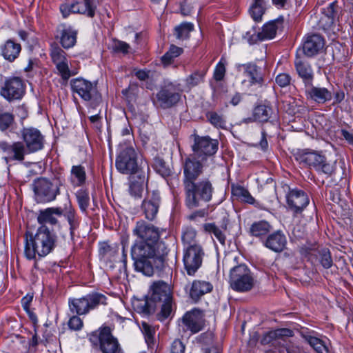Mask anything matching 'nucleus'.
I'll use <instances>...</instances> for the list:
<instances>
[{
    "label": "nucleus",
    "instance_id": "31",
    "mask_svg": "<svg viewBox=\"0 0 353 353\" xmlns=\"http://www.w3.org/2000/svg\"><path fill=\"white\" fill-rule=\"evenodd\" d=\"M237 68L239 70L241 68H243L245 70V73L250 77V85H262L263 83V75L261 73L260 68L256 65L251 63L246 64H239Z\"/></svg>",
    "mask_w": 353,
    "mask_h": 353
},
{
    "label": "nucleus",
    "instance_id": "43",
    "mask_svg": "<svg viewBox=\"0 0 353 353\" xmlns=\"http://www.w3.org/2000/svg\"><path fill=\"white\" fill-rule=\"evenodd\" d=\"M203 228L206 232L213 234L220 243L222 245L225 244V236L222 230L218 228L214 223H206L203 225Z\"/></svg>",
    "mask_w": 353,
    "mask_h": 353
},
{
    "label": "nucleus",
    "instance_id": "58",
    "mask_svg": "<svg viewBox=\"0 0 353 353\" xmlns=\"http://www.w3.org/2000/svg\"><path fill=\"white\" fill-rule=\"evenodd\" d=\"M182 48L175 46H172L168 50V52L171 54L173 59H174L179 57L182 53Z\"/></svg>",
    "mask_w": 353,
    "mask_h": 353
},
{
    "label": "nucleus",
    "instance_id": "5",
    "mask_svg": "<svg viewBox=\"0 0 353 353\" xmlns=\"http://www.w3.org/2000/svg\"><path fill=\"white\" fill-rule=\"evenodd\" d=\"M296 160L304 166L314 169L318 173L330 176L335 170L334 163L327 161L325 154L310 148L298 150L294 154Z\"/></svg>",
    "mask_w": 353,
    "mask_h": 353
},
{
    "label": "nucleus",
    "instance_id": "56",
    "mask_svg": "<svg viewBox=\"0 0 353 353\" xmlns=\"http://www.w3.org/2000/svg\"><path fill=\"white\" fill-rule=\"evenodd\" d=\"M185 345L179 339L173 341L171 345L170 353H184Z\"/></svg>",
    "mask_w": 353,
    "mask_h": 353
},
{
    "label": "nucleus",
    "instance_id": "38",
    "mask_svg": "<svg viewBox=\"0 0 353 353\" xmlns=\"http://www.w3.org/2000/svg\"><path fill=\"white\" fill-rule=\"evenodd\" d=\"M265 3L264 0H254L250 8V14L256 21H261L262 16L265 12Z\"/></svg>",
    "mask_w": 353,
    "mask_h": 353
},
{
    "label": "nucleus",
    "instance_id": "1",
    "mask_svg": "<svg viewBox=\"0 0 353 353\" xmlns=\"http://www.w3.org/2000/svg\"><path fill=\"white\" fill-rule=\"evenodd\" d=\"M163 230L139 221L133 229V234L137 236L131 249V256L134 261L135 270L144 275L152 276L154 269L163 265L168 248L164 242L160 241Z\"/></svg>",
    "mask_w": 353,
    "mask_h": 353
},
{
    "label": "nucleus",
    "instance_id": "53",
    "mask_svg": "<svg viewBox=\"0 0 353 353\" xmlns=\"http://www.w3.org/2000/svg\"><path fill=\"white\" fill-rule=\"evenodd\" d=\"M320 262L325 268H329L332 265V259L327 250L321 251Z\"/></svg>",
    "mask_w": 353,
    "mask_h": 353
},
{
    "label": "nucleus",
    "instance_id": "46",
    "mask_svg": "<svg viewBox=\"0 0 353 353\" xmlns=\"http://www.w3.org/2000/svg\"><path fill=\"white\" fill-rule=\"evenodd\" d=\"M129 193L135 198H139L143 191V181H134L130 180L129 184Z\"/></svg>",
    "mask_w": 353,
    "mask_h": 353
},
{
    "label": "nucleus",
    "instance_id": "40",
    "mask_svg": "<svg viewBox=\"0 0 353 353\" xmlns=\"http://www.w3.org/2000/svg\"><path fill=\"white\" fill-rule=\"evenodd\" d=\"M196 232L195 230L191 228L185 229L182 234V241L184 248L194 247V245H200L196 241Z\"/></svg>",
    "mask_w": 353,
    "mask_h": 353
},
{
    "label": "nucleus",
    "instance_id": "23",
    "mask_svg": "<svg viewBox=\"0 0 353 353\" xmlns=\"http://www.w3.org/2000/svg\"><path fill=\"white\" fill-rule=\"evenodd\" d=\"M305 92L308 99L318 103H324L332 97V92L327 88L314 86L312 83L305 87Z\"/></svg>",
    "mask_w": 353,
    "mask_h": 353
},
{
    "label": "nucleus",
    "instance_id": "36",
    "mask_svg": "<svg viewBox=\"0 0 353 353\" xmlns=\"http://www.w3.org/2000/svg\"><path fill=\"white\" fill-rule=\"evenodd\" d=\"M272 227L265 221L254 222L250 227V233L252 236L258 238L266 236L271 230Z\"/></svg>",
    "mask_w": 353,
    "mask_h": 353
},
{
    "label": "nucleus",
    "instance_id": "6",
    "mask_svg": "<svg viewBox=\"0 0 353 353\" xmlns=\"http://www.w3.org/2000/svg\"><path fill=\"white\" fill-rule=\"evenodd\" d=\"M152 294L150 302L145 301L142 312H145L150 306V302L154 303V307L159 305L161 307V314L164 318H167L172 311V297L170 286L163 281H159L153 283L150 288Z\"/></svg>",
    "mask_w": 353,
    "mask_h": 353
},
{
    "label": "nucleus",
    "instance_id": "9",
    "mask_svg": "<svg viewBox=\"0 0 353 353\" xmlns=\"http://www.w3.org/2000/svg\"><path fill=\"white\" fill-rule=\"evenodd\" d=\"M219 142L216 139H212L210 137L194 136V144L192 145L193 154L185 161L192 160L199 163L203 161L207 157L214 154L218 150Z\"/></svg>",
    "mask_w": 353,
    "mask_h": 353
},
{
    "label": "nucleus",
    "instance_id": "13",
    "mask_svg": "<svg viewBox=\"0 0 353 353\" xmlns=\"http://www.w3.org/2000/svg\"><path fill=\"white\" fill-rule=\"evenodd\" d=\"M204 252L201 245L183 249V261L185 270L190 276L195 274L202 264Z\"/></svg>",
    "mask_w": 353,
    "mask_h": 353
},
{
    "label": "nucleus",
    "instance_id": "15",
    "mask_svg": "<svg viewBox=\"0 0 353 353\" xmlns=\"http://www.w3.org/2000/svg\"><path fill=\"white\" fill-rule=\"evenodd\" d=\"M24 93L25 85L19 77L7 79L1 89V96L8 101L20 99Z\"/></svg>",
    "mask_w": 353,
    "mask_h": 353
},
{
    "label": "nucleus",
    "instance_id": "37",
    "mask_svg": "<svg viewBox=\"0 0 353 353\" xmlns=\"http://www.w3.org/2000/svg\"><path fill=\"white\" fill-rule=\"evenodd\" d=\"M86 179L85 168L81 165H73L70 171L71 182L76 186L83 185Z\"/></svg>",
    "mask_w": 353,
    "mask_h": 353
},
{
    "label": "nucleus",
    "instance_id": "44",
    "mask_svg": "<svg viewBox=\"0 0 353 353\" xmlns=\"http://www.w3.org/2000/svg\"><path fill=\"white\" fill-rule=\"evenodd\" d=\"M207 117L210 123L216 128L224 129L226 128V120L222 114L215 112H209Z\"/></svg>",
    "mask_w": 353,
    "mask_h": 353
},
{
    "label": "nucleus",
    "instance_id": "17",
    "mask_svg": "<svg viewBox=\"0 0 353 353\" xmlns=\"http://www.w3.org/2000/svg\"><path fill=\"white\" fill-rule=\"evenodd\" d=\"M157 103L163 108H169L176 105L181 99V94L172 83L162 88L157 94Z\"/></svg>",
    "mask_w": 353,
    "mask_h": 353
},
{
    "label": "nucleus",
    "instance_id": "29",
    "mask_svg": "<svg viewBox=\"0 0 353 353\" xmlns=\"http://www.w3.org/2000/svg\"><path fill=\"white\" fill-rule=\"evenodd\" d=\"M62 210L59 208H49L40 211L37 221L41 226H46L47 224L54 225L57 223V216H61Z\"/></svg>",
    "mask_w": 353,
    "mask_h": 353
},
{
    "label": "nucleus",
    "instance_id": "27",
    "mask_svg": "<svg viewBox=\"0 0 353 353\" xmlns=\"http://www.w3.org/2000/svg\"><path fill=\"white\" fill-rule=\"evenodd\" d=\"M2 148L7 152L8 157H6V161L14 160L22 161L26 154V149L21 142H15L12 145L6 143H1Z\"/></svg>",
    "mask_w": 353,
    "mask_h": 353
},
{
    "label": "nucleus",
    "instance_id": "24",
    "mask_svg": "<svg viewBox=\"0 0 353 353\" xmlns=\"http://www.w3.org/2000/svg\"><path fill=\"white\" fill-rule=\"evenodd\" d=\"M292 335L293 332L286 328L270 331L263 336L261 343L263 345L272 344V345H276L281 343V341H284V337H290Z\"/></svg>",
    "mask_w": 353,
    "mask_h": 353
},
{
    "label": "nucleus",
    "instance_id": "26",
    "mask_svg": "<svg viewBox=\"0 0 353 353\" xmlns=\"http://www.w3.org/2000/svg\"><path fill=\"white\" fill-rule=\"evenodd\" d=\"M59 35L61 46L68 49L72 48L77 42V31L70 26L61 24L59 27Z\"/></svg>",
    "mask_w": 353,
    "mask_h": 353
},
{
    "label": "nucleus",
    "instance_id": "14",
    "mask_svg": "<svg viewBox=\"0 0 353 353\" xmlns=\"http://www.w3.org/2000/svg\"><path fill=\"white\" fill-rule=\"evenodd\" d=\"M204 325L203 315L198 309L187 312L182 317L179 326L183 331H190L191 334L200 332Z\"/></svg>",
    "mask_w": 353,
    "mask_h": 353
},
{
    "label": "nucleus",
    "instance_id": "52",
    "mask_svg": "<svg viewBox=\"0 0 353 353\" xmlns=\"http://www.w3.org/2000/svg\"><path fill=\"white\" fill-rule=\"evenodd\" d=\"M68 325L70 330L77 331L82 329L83 323L79 316L74 315L69 319Z\"/></svg>",
    "mask_w": 353,
    "mask_h": 353
},
{
    "label": "nucleus",
    "instance_id": "34",
    "mask_svg": "<svg viewBox=\"0 0 353 353\" xmlns=\"http://www.w3.org/2000/svg\"><path fill=\"white\" fill-rule=\"evenodd\" d=\"M336 5L332 3L326 8L323 9V16L321 18L320 22L324 28L331 27L339 20L338 11L335 10Z\"/></svg>",
    "mask_w": 353,
    "mask_h": 353
},
{
    "label": "nucleus",
    "instance_id": "10",
    "mask_svg": "<svg viewBox=\"0 0 353 353\" xmlns=\"http://www.w3.org/2000/svg\"><path fill=\"white\" fill-rule=\"evenodd\" d=\"M90 341L94 343H99L100 350L103 353H123L118 341L114 338L109 327H103L93 332Z\"/></svg>",
    "mask_w": 353,
    "mask_h": 353
},
{
    "label": "nucleus",
    "instance_id": "57",
    "mask_svg": "<svg viewBox=\"0 0 353 353\" xmlns=\"http://www.w3.org/2000/svg\"><path fill=\"white\" fill-rule=\"evenodd\" d=\"M113 48L116 52L126 53L130 48V46L123 41H117L114 43Z\"/></svg>",
    "mask_w": 353,
    "mask_h": 353
},
{
    "label": "nucleus",
    "instance_id": "48",
    "mask_svg": "<svg viewBox=\"0 0 353 353\" xmlns=\"http://www.w3.org/2000/svg\"><path fill=\"white\" fill-rule=\"evenodd\" d=\"M65 216L70 225L71 235L79 226V221L73 210L70 208L65 214Z\"/></svg>",
    "mask_w": 353,
    "mask_h": 353
},
{
    "label": "nucleus",
    "instance_id": "3",
    "mask_svg": "<svg viewBox=\"0 0 353 353\" xmlns=\"http://www.w3.org/2000/svg\"><path fill=\"white\" fill-rule=\"evenodd\" d=\"M115 165L117 170L123 174H132L148 169L147 162L130 140L128 143H119Z\"/></svg>",
    "mask_w": 353,
    "mask_h": 353
},
{
    "label": "nucleus",
    "instance_id": "50",
    "mask_svg": "<svg viewBox=\"0 0 353 353\" xmlns=\"http://www.w3.org/2000/svg\"><path fill=\"white\" fill-rule=\"evenodd\" d=\"M14 117L10 113H0V130L4 131L9 128L13 122Z\"/></svg>",
    "mask_w": 353,
    "mask_h": 353
},
{
    "label": "nucleus",
    "instance_id": "45",
    "mask_svg": "<svg viewBox=\"0 0 353 353\" xmlns=\"http://www.w3.org/2000/svg\"><path fill=\"white\" fill-rule=\"evenodd\" d=\"M141 331L144 335L145 340L148 347H151L154 345V330L147 323L142 322L141 323Z\"/></svg>",
    "mask_w": 353,
    "mask_h": 353
},
{
    "label": "nucleus",
    "instance_id": "16",
    "mask_svg": "<svg viewBox=\"0 0 353 353\" xmlns=\"http://www.w3.org/2000/svg\"><path fill=\"white\" fill-rule=\"evenodd\" d=\"M85 7H80L78 1L64 3L60 6V11L63 18L68 17L71 13L86 14L93 17L95 14L97 5L94 0H84Z\"/></svg>",
    "mask_w": 353,
    "mask_h": 353
},
{
    "label": "nucleus",
    "instance_id": "30",
    "mask_svg": "<svg viewBox=\"0 0 353 353\" xmlns=\"http://www.w3.org/2000/svg\"><path fill=\"white\" fill-rule=\"evenodd\" d=\"M294 63L296 70L299 76L302 79L305 87L310 85L314 79V73L310 65L299 58H296Z\"/></svg>",
    "mask_w": 353,
    "mask_h": 353
},
{
    "label": "nucleus",
    "instance_id": "63",
    "mask_svg": "<svg viewBox=\"0 0 353 353\" xmlns=\"http://www.w3.org/2000/svg\"><path fill=\"white\" fill-rule=\"evenodd\" d=\"M136 77L139 79L143 81V80H145L147 78H148L149 72L145 70H138L137 72H136Z\"/></svg>",
    "mask_w": 353,
    "mask_h": 353
},
{
    "label": "nucleus",
    "instance_id": "19",
    "mask_svg": "<svg viewBox=\"0 0 353 353\" xmlns=\"http://www.w3.org/2000/svg\"><path fill=\"white\" fill-rule=\"evenodd\" d=\"M159 205V192L158 191L148 192L141 205V211L145 219L153 221L158 213Z\"/></svg>",
    "mask_w": 353,
    "mask_h": 353
},
{
    "label": "nucleus",
    "instance_id": "22",
    "mask_svg": "<svg viewBox=\"0 0 353 353\" xmlns=\"http://www.w3.org/2000/svg\"><path fill=\"white\" fill-rule=\"evenodd\" d=\"M323 38L318 34L307 35L303 45V51L307 57H313L319 53L324 48Z\"/></svg>",
    "mask_w": 353,
    "mask_h": 353
},
{
    "label": "nucleus",
    "instance_id": "39",
    "mask_svg": "<svg viewBox=\"0 0 353 353\" xmlns=\"http://www.w3.org/2000/svg\"><path fill=\"white\" fill-rule=\"evenodd\" d=\"M232 193L241 201L249 204H254L255 202V199L252 196L248 190L240 185L232 186Z\"/></svg>",
    "mask_w": 353,
    "mask_h": 353
},
{
    "label": "nucleus",
    "instance_id": "12",
    "mask_svg": "<svg viewBox=\"0 0 353 353\" xmlns=\"http://www.w3.org/2000/svg\"><path fill=\"white\" fill-rule=\"evenodd\" d=\"M72 90L84 101L94 100L98 103L101 100L97 84L83 78L74 79L70 81Z\"/></svg>",
    "mask_w": 353,
    "mask_h": 353
},
{
    "label": "nucleus",
    "instance_id": "7",
    "mask_svg": "<svg viewBox=\"0 0 353 353\" xmlns=\"http://www.w3.org/2000/svg\"><path fill=\"white\" fill-rule=\"evenodd\" d=\"M229 283L232 290L247 292L254 285V278L250 269L244 264L233 267L230 270Z\"/></svg>",
    "mask_w": 353,
    "mask_h": 353
},
{
    "label": "nucleus",
    "instance_id": "33",
    "mask_svg": "<svg viewBox=\"0 0 353 353\" xmlns=\"http://www.w3.org/2000/svg\"><path fill=\"white\" fill-rule=\"evenodd\" d=\"M1 54L6 60L13 61L19 54L21 45L12 39H8L1 46Z\"/></svg>",
    "mask_w": 353,
    "mask_h": 353
},
{
    "label": "nucleus",
    "instance_id": "20",
    "mask_svg": "<svg viewBox=\"0 0 353 353\" xmlns=\"http://www.w3.org/2000/svg\"><path fill=\"white\" fill-rule=\"evenodd\" d=\"M23 140L30 152H37L43 148V138L36 128H24L22 132Z\"/></svg>",
    "mask_w": 353,
    "mask_h": 353
},
{
    "label": "nucleus",
    "instance_id": "60",
    "mask_svg": "<svg viewBox=\"0 0 353 353\" xmlns=\"http://www.w3.org/2000/svg\"><path fill=\"white\" fill-rule=\"evenodd\" d=\"M341 135L347 141L348 143L353 145V133L350 132L346 130H342Z\"/></svg>",
    "mask_w": 353,
    "mask_h": 353
},
{
    "label": "nucleus",
    "instance_id": "21",
    "mask_svg": "<svg viewBox=\"0 0 353 353\" xmlns=\"http://www.w3.org/2000/svg\"><path fill=\"white\" fill-rule=\"evenodd\" d=\"M287 202L291 210L299 213L308 205L309 198L303 191L294 189L288 194Z\"/></svg>",
    "mask_w": 353,
    "mask_h": 353
},
{
    "label": "nucleus",
    "instance_id": "41",
    "mask_svg": "<svg viewBox=\"0 0 353 353\" xmlns=\"http://www.w3.org/2000/svg\"><path fill=\"white\" fill-rule=\"evenodd\" d=\"M278 21H272L265 24L259 35L261 39H271L276 35Z\"/></svg>",
    "mask_w": 353,
    "mask_h": 353
},
{
    "label": "nucleus",
    "instance_id": "8",
    "mask_svg": "<svg viewBox=\"0 0 353 353\" xmlns=\"http://www.w3.org/2000/svg\"><path fill=\"white\" fill-rule=\"evenodd\" d=\"M106 296L100 293L89 294L79 299H70V310L78 315H85L99 305L106 304Z\"/></svg>",
    "mask_w": 353,
    "mask_h": 353
},
{
    "label": "nucleus",
    "instance_id": "54",
    "mask_svg": "<svg viewBox=\"0 0 353 353\" xmlns=\"http://www.w3.org/2000/svg\"><path fill=\"white\" fill-rule=\"evenodd\" d=\"M222 60L223 59H221V60L219 62L214 70V77L216 81L222 80L225 75V68L224 63L222 62Z\"/></svg>",
    "mask_w": 353,
    "mask_h": 353
},
{
    "label": "nucleus",
    "instance_id": "51",
    "mask_svg": "<svg viewBox=\"0 0 353 353\" xmlns=\"http://www.w3.org/2000/svg\"><path fill=\"white\" fill-rule=\"evenodd\" d=\"M202 80V74L198 72H195L186 79V84L188 88H191L199 84Z\"/></svg>",
    "mask_w": 353,
    "mask_h": 353
},
{
    "label": "nucleus",
    "instance_id": "62",
    "mask_svg": "<svg viewBox=\"0 0 353 353\" xmlns=\"http://www.w3.org/2000/svg\"><path fill=\"white\" fill-rule=\"evenodd\" d=\"M122 136H128L130 139H127L126 141H123L122 143H128L130 140L134 143L132 136L131 135V129L128 127H124L121 132Z\"/></svg>",
    "mask_w": 353,
    "mask_h": 353
},
{
    "label": "nucleus",
    "instance_id": "11",
    "mask_svg": "<svg viewBox=\"0 0 353 353\" xmlns=\"http://www.w3.org/2000/svg\"><path fill=\"white\" fill-rule=\"evenodd\" d=\"M60 180L54 179L50 181L46 179H40L34 185V192L41 202H49L54 200L59 194Z\"/></svg>",
    "mask_w": 353,
    "mask_h": 353
},
{
    "label": "nucleus",
    "instance_id": "59",
    "mask_svg": "<svg viewBox=\"0 0 353 353\" xmlns=\"http://www.w3.org/2000/svg\"><path fill=\"white\" fill-rule=\"evenodd\" d=\"M32 301V296H28V295L24 296L21 299L22 307H23V309L26 311H28L29 307H30V304Z\"/></svg>",
    "mask_w": 353,
    "mask_h": 353
},
{
    "label": "nucleus",
    "instance_id": "4",
    "mask_svg": "<svg viewBox=\"0 0 353 353\" xmlns=\"http://www.w3.org/2000/svg\"><path fill=\"white\" fill-rule=\"evenodd\" d=\"M56 236L46 226H41L37 233L28 237L26 234L25 255L28 259H33L37 254L43 257L48 254L54 248Z\"/></svg>",
    "mask_w": 353,
    "mask_h": 353
},
{
    "label": "nucleus",
    "instance_id": "2",
    "mask_svg": "<svg viewBox=\"0 0 353 353\" xmlns=\"http://www.w3.org/2000/svg\"><path fill=\"white\" fill-rule=\"evenodd\" d=\"M202 170V165L194 161H185L184 166L183 185L185 194V203L189 208L201 205L202 202H209L212 197L214 188L208 179L196 182Z\"/></svg>",
    "mask_w": 353,
    "mask_h": 353
},
{
    "label": "nucleus",
    "instance_id": "32",
    "mask_svg": "<svg viewBox=\"0 0 353 353\" xmlns=\"http://www.w3.org/2000/svg\"><path fill=\"white\" fill-rule=\"evenodd\" d=\"M272 114L273 111L270 106L265 104L259 105L254 109L252 118L245 119V122H265L271 118Z\"/></svg>",
    "mask_w": 353,
    "mask_h": 353
},
{
    "label": "nucleus",
    "instance_id": "25",
    "mask_svg": "<svg viewBox=\"0 0 353 353\" xmlns=\"http://www.w3.org/2000/svg\"><path fill=\"white\" fill-rule=\"evenodd\" d=\"M263 244L275 252H281L285 248L287 239L282 232L276 231L266 238Z\"/></svg>",
    "mask_w": 353,
    "mask_h": 353
},
{
    "label": "nucleus",
    "instance_id": "28",
    "mask_svg": "<svg viewBox=\"0 0 353 353\" xmlns=\"http://www.w3.org/2000/svg\"><path fill=\"white\" fill-rule=\"evenodd\" d=\"M213 285L208 281L202 280H194L190 287L189 294L194 301H197L205 294L210 292Z\"/></svg>",
    "mask_w": 353,
    "mask_h": 353
},
{
    "label": "nucleus",
    "instance_id": "55",
    "mask_svg": "<svg viewBox=\"0 0 353 353\" xmlns=\"http://www.w3.org/2000/svg\"><path fill=\"white\" fill-rule=\"evenodd\" d=\"M290 76L286 73H281L276 76V82L281 87H286L290 83Z\"/></svg>",
    "mask_w": 353,
    "mask_h": 353
},
{
    "label": "nucleus",
    "instance_id": "35",
    "mask_svg": "<svg viewBox=\"0 0 353 353\" xmlns=\"http://www.w3.org/2000/svg\"><path fill=\"white\" fill-rule=\"evenodd\" d=\"M304 339L317 353H329L327 343L325 340L311 335H306Z\"/></svg>",
    "mask_w": 353,
    "mask_h": 353
},
{
    "label": "nucleus",
    "instance_id": "64",
    "mask_svg": "<svg viewBox=\"0 0 353 353\" xmlns=\"http://www.w3.org/2000/svg\"><path fill=\"white\" fill-rule=\"evenodd\" d=\"M241 101V96L239 93H236L231 99L230 103L233 105H237Z\"/></svg>",
    "mask_w": 353,
    "mask_h": 353
},
{
    "label": "nucleus",
    "instance_id": "47",
    "mask_svg": "<svg viewBox=\"0 0 353 353\" xmlns=\"http://www.w3.org/2000/svg\"><path fill=\"white\" fill-rule=\"evenodd\" d=\"M77 199L80 209L82 211H85L90 203V198L88 193L83 190L77 191L76 194Z\"/></svg>",
    "mask_w": 353,
    "mask_h": 353
},
{
    "label": "nucleus",
    "instance_id": "42",
    "mask_svg": "<svg viewBox=\"0 0 353 353\" xmlns=\"http://www.w3.org/2000/svg\"><path fill=\"white\" fill-rule=\"evenodd\" d=\"M194 30V25L192 23L184 22L175 28L176 36L179 39H186L189 37L190 33Z\"/></svg>",
    "mask_w": 353,
    "mask_h": 353
},
{
    "label": "nucleus",
    "instance_id": "49",
    "mask_svg": "<svg viewBox=\"0 0 353 353\" xmlns=\"http://www.w3.org/2000/svg\"><path fill=\"white\" fill-rule=\"evenodd\" d=\"M154 166L157 172L163 177L170 174L171 171L170 168L165 165V163L162 159H156Z\"/></svg>",
    "mask_w": 353,
    "mask_h": 353
},
{
    "label": "nucleus",
    "instance_id": "18",
    "mask_svg": "<svg viewBox=\"0 0 353 353\" xmlns=\"http://www.w3.org/2000/svg\"><path fill=\"white\" fill-rule=\"evenodd\" d=\"M50 56L63 79L68 80L72 75L76 74L70 71L66 53L61 48L59 47L53 48L51 50Z\"/></svg>",
    "mask_w": 353,
    "mask_h": 353
},
{
    "label": "nucleus",
    "instance_id": "61",
    "mask_svg": "<svg viewBox=\"0 0 353 353\" xmlns=\"http://www.w3.org/2000/svg\"><path fill=\"white\" fill-rule=\"evenodd\" d=\"M173 57L168 52V51L161 57V61L164 66H167L172 63Z\"/></svg>",
    "mask_w": 353,
    "mask_h": 353
}]
</instances>
